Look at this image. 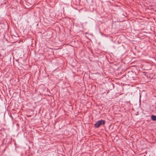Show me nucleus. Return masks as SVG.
<instances>
[{
    "label": "nucleus",
    "mask_w": 156,
    "mask_h": 156,
    "mask_svg": "<svg viewBox=\"0 0 156 156\" xmlns=\"http://www.w3.org/2000/svg\"><path fill=\"white\" fill-rule=\"evenodd\" d=\"M151 118L152 120L153 121H156V116L153 115L151 116Z\"/></svg>",
    "instance_id": "f03ea898"
},
{
    "label": "nucleus",
    "mask_w": 156,
    "mask_h": 156,
    "mask_svg": "<svg viewBox=\"0 0 156 156\" xmlns=\"http://www.w3.org/2000/svg\"><path fill=\"white\" fill-rule=\"evenodd\" d=\"M105 123V121L103 120H101L97 122L94 125L95 126L96 128L100 126L103 125Z\"/></svg>",
    "instance_id": "f257e3e1"
}]
</instances>
